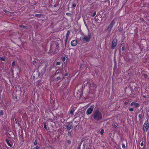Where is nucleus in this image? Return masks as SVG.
Listing matches in <instances>:
<instances>
[{"mask_svg":"<svg viewBox=\"0 0 149 149\" xmlns=\"http://www.w3.org/2000/svg\"><path fill=\"white\" fill-rule=\"evenodd\" d=\"M92 116L93 119L97 121H100L102 118V113L98 109H97L94 111Z\"/></svg>","mask_w":149,"mask_h":149,"instance_id":"f257e3e1","label":"nucleus"},{"mask_svg":"<svg viewBox=\"0 0 149 149\" xmlns=\"http://www.w3.org/2000/svg\"><path fill=\"white\" fill-rule=\"evenodd\" d=\"M115 19H113L111 21L110 23L109 24L108 26V27L107 28V31H108V32H109L111 31V29H112V27H113L114 25L115 24Z\"/></svg>","mask_w":149,"mask_h":149,"instance_id":"f03ea898","label":"nucleus"},{"mask_svg":"<svg viewBox=\"0 0 149 149\" xmlns=\"http://www.w3.org/2000/svg\"><path fill=\"white\" fill-rule=\"evenodd\" d=\"M91 37V33H89L88 35H86L82 37V40L85 42H88L90 41Z\"/></svg>","mask_w":149,"mask_h":149,"instance_id":"7ed1b4c3","label":"nucleus"},{"mask_svg":"<svg viewBox=\"0 0 149 149\" xmlns=\"http://www.w3.org/2000/svg\"><path fill=\"white\" fill-rule=\"evenodd\" d=\"M149 124L148 120H147L144 123L143 127V130L144 131H147L149 128Z\"/></svg>","mask_w":149,"mask_h":149,"instance_id":"20e7f679","label":"nucleus"},{"mask_svg":"<svg viewBox=\"0 0 149 149\" xmlns=\"http://www.w3.org/2000/svg\"><path fill=\"white\" fill-rule=\"evenodd\" d=\"M117 44V39L115 38L113 39L112 42L111 49H114L115 48Z\"/></svg>","mask_w":149,"mask_h":149,"instance_id":"39448f33","label":"nucleus"},{"mask_svg":"<svg viewBox=\"0 0 149 149\" xmlns=\"http://www.w3.org/2000/svg\"><path fill=\"white\" fill-rule=\"evenodd\" d=\"M94 107V105H92L90 106V107L87 109L86 113L88 115H90L92 112Z\"/></svg>","mask_w":149,"mask_h":149,"instance_id":"423d86ee","label":"nucleus"},{"mask_svg":"<svg viewBox=\"0 0 149 149\" xmlns=\"http://www.w3.org/2000/svg\"><path fill=\"white\" fill-rule=\"evenodd\" d=\"M77 44V42L76 40H72L71 42V45L72 46L74 47L76 46Z\"/></svg>","mask_w":149,"mask_h":149,"instance_id":"0eeeda50","label":"nucleus"},{"mask_svg":"<svg viewBox=\"0 0 149 149\" xmlns=\"http://www.w3.org/2000/svg\"><path fill=\"white\" fill-rule=\"evenodd\" d=\"M70 31L69 30H68L67 32L66 35V38L65 40V45H66L67 41H68V38L70 34Z\"/></svg>","mask_w":149,"mask_h":149,"instance_id":"6e6552de","label":"nucleus"},{"mask_svg":"<svg viewBox=\"0 0 149 149\" xmlns=\"http://www.w3.org/2000/svg\"><path fill=\"white\" fill-rule=\"evenodd\" d=\"M66 127L68 130H69L72 129L73 128V127L72 125V124L68 122V124L67 125Z\"/></svg>","mask_w":149,"mask_h":149,"instance_id":"1a4fd4ad","label":"nucleus"},{"mask_svg":"<svg viewBox=\"0 0 149 149\" xmlns=\"http://www.w3.org/2000/svg\"><path fill=\"white\" fill-rule=\"evenodd\" d=\"M5 141L8 146L10 147L12 146V145L9 142V140L8 139H6L5 140Z\"/></svg>","mask_w":149,"mask_h":149,"instance_id":"9d476101","label":"nucleus"},{"mask_svg":"<svg viewBox=\"0 0 149 149\" xmlns=\"http://www.w3.org/2000/svg\"><path fill=\"white\" fill-rule=\"evenodd\" d=\"M59 47H56V49L54 50V54L57 53L59 52Z\"/></svg>","mask_w":149,"mask_h":149,"instance_id":"9b49d317","label":"nucleus"},{"mask_svg":"<svg viewBox=\"0 0 149 149\" xmlns=\"http://www.w3.org/2000/svg\"><path fill=\"white\" fill-rule=\"evenodd\" d=\"M42 16V14H35L34 15V16H35L36 17H38V18Z\"/></svg>","mask_w":149,"mask_h":149,"instance_id":"f8f14e48","label":"nucleus"},{"mask_svg":"<svg viewBox=\"0 0 149 149\" xmlns=\"http://www.w3.org/2000/svg\"><path fill=\"white\" fill-rule=\"evenodd\" d=\"M19 27L21 28H22L24 29H26L27 28V26H24L23 25H21L19 26Z\"/></svg>","mask_w":149,"mask_h":149,"instance_id":"ddd939ff","label":"nucleus"},{"mask_svg":"<svg viewBox=\"0 0 149 149\" xmlns=\"http://www.w3.org/2000/svg\"><path fill=\"white\" fill-rule=\"evenodd\" d=\"M72 132H68V134L69 136L70 137H72Z\"/></svg>","mask_w":149,"mask_h":149,"instance_id":"4468645a","label":"nucleus"},{"mask_svg":"<svg viewBox=\"0 0 149 149\" xmlns=\"http://www.w3.org/2000/svg\"><path fill=\"white\" fill-rule=\"evenodd\" d=\"M61 58L62 60L63 61V62H64L66 60V58L65 56H62L61 57Z\"/></svg>","mask_w":149,"mask_h":149,"instance_id":"2eb2a0df","label":"nucleus"},{"mask_svg":"<svg viewBox=\"0 0 149 149\" xmlns=\"http://www.w3.org/2000/svg\"><path fill=\"white\" fill-rule=\"evenodd\" d=\"M134 105L136 107H138L139 106V104L138 103L134 102Z\"/></svg>","mask_w":149,"mask_h":149,"instance_id":"dca6fc26","label":"nucleus"},{"mask_svg":"<svg viewBox=\"0 0 149 149\" xmlns=\"http://www.w3.org/2000/svg\"><path fill=\"white\" fill-rule=\"evenodd\" d=\"M0 60L4 61H5V59L3 57H0Z\"/></svg>","mask_w":149,"mask_h":149,"instance_id":"f3484780","label":"nucleus"},{"mask_svg":"<svg viewBox=\"0 0 149 149\" xmlns=\"http://www.w3.org/2000/svg\"><path fill=\"white\" fill-rule=\"evenodd\" d=\"M0 115H3L4 114L3 111L2 110H0Z\"/></svg>","mask_w":149,"mask_h":149,"instance_id":"a211bd4d","label":"nucleus"},{"mask_svg":"<svg viewBox=\"0 0 149 149\" xmlns=\"http://www.w3.org/2000/svg\"><path fill=\"white\" fill-rule=\"evenodd\" d=\"M96 14V11H95L93 13V14L92 15H91V17H94Z\"/></svg>","mask_w":149,"mask_h":149,"instance_id":"6ab92c4d","label":"nucleus"},{"mask_svg":"<svg viewBox=\"0 0 149 149\" xmlns=\"http://www.w3.org/2000/svg\"><path fill=\"white\" fill-rule=\"evenodd\" d=\"M66 15L68 16H69L70 17H71L72 15V14L71 13H66Z\"/></svg>","mask_w":149,"mask_h":149,"instance_id":"aec40b11","label":"nucleus"},{"mask_svg":"<svg viewBox=\"0 0 149 149\" xmlns=\"http://www.w3.org/2000/svg\"><path fill=\"white\" fill-rule=\"evenodd\" d=\"M60 79V77H57L56 79H55V80L56 81H58Z\"/></svg>","mask_w":149,"mask_h":149,"instance_id":"412c9836","label":"nucleus"},{"mask_svg":"<svg viewBox=\"0 0 149 149\" xmlns=\"http://www.w3.org/2000/svg\"><path fill=\"white\" fill-rule=\"evenodd\" d=\"M104 129H102L101 130V131H100V134H103V133H104Z\"/></svg>","mask_w":149,"mask_h":149,"instance_id":"4be33fe9","label":"nucleus"},{"mask_svg":"<svg viewBox=\"0 0 149 149\" xmlns=\"http://www.w3.org/2000/svg\"><path fill=\"white\" fill-rule=\"evenodd\" d=\"M122 147L123 148H126V146H125V145L124 143H122Z\"/></svg>","mask_w":149,"mask_h":149,"instance_id":"5701e85b","label":"nucleus"},{"mask_svg":"<svg viewBox=\"0 0 149 149\" xmlns=\"http://www.w3.org/2000/svg\"><path fill=\"white\" fill-rule=\"evenodd\" d=\"M142 116V115L141 114H140L139 115L138 117L140 119H141ZM139 121H140V119L139 120Z\"/></svg>","mask_w":149,"mask_h":149,"instance_id":"b1692460","label":"nucleus"},{"mask_svg":"<svg viewBox=\"0 0 149 149\" xmlns=\"http://www.w3.org/2000/svg\"><path fill=\"white\" fill-rule=\"evenodd\" d=\"M61 63L60 62H57L56 63V65H61Z\"/></svg>","mask_w":149,"mask_h":149,"instance_id":"393cba45","label":"nucleus"},{"mask_svg":"<svg viewBox=\"0 0 149 149\" xmlns=\"http://www.w3.org/2000/svg\"><path fill=\"white\" fill-rule=\"evenodd\" d=\"M15 61H13L12 63V65L13 67L15 66Z\"/></svg>","mask_w":149,"mask_h":149,"instance_id":"a878e982","label":"nucleus"},{"mask_svg":"<svg viewBox=\"0 0 149 149\" xmlns=\"http://www.w3.org/2000/svg\"><path fill=\"white\" fill-rule=\"evenodd\" d=\"M68 143V144H70L71 143V141H70L69 140H67L66 141Z\"/></svg>","mask_w":149,"mask_h":149,"instance_id":"bb28decb","label":"nucleus"},{"mask_svg":"<svg viewBox=\"0 0 149 149\" xmlns=\"http://www.w3.org/2000/svg\"><path fill=\"white\" fill-rule=\"evenodd\" d=\"M74 110H72L70 111V113L71 115H73V113L74 112Z\"/></svg>","mask_w":149,"mask_h":149,"instance_id":"cd10ccee","label":"nucleus"},{"mask_svg":"<svg viewBox=\"0 0 149 149\" xmlns=\"http://www.w3.org/2000/svg\"><path fill=\"white\" fill-rule=\"evenodd\" d=\"M33 149H40V148L37 146L36 147H34Z\"/></svg>","mask_w":149,"mask_h":149,"instance_id":"c85d7f7f","label":"nucleus"},{"mask_svg":"<svg viewBox=\"0 0 149 149\" xmlns=\"http://www.w3.org/2000/svg\"><path fill=\"white\" fill-rule=\"evenodd\" d=\"M4 11L6 13H8V14H10V12H9L6 10H4Z\"/></svg>","mask_w":149,"mask_h":149,"instance_id":"c756f323","label":"nucleus"},{"mask_svg":"<svg viewBox=\"0 0 149 149\" xmlns=\"http://www.w3.org/2000/svg\"><path fill=\"white\" fill-rule=\"evenodd\" d=\"M36 63V61L35 60L33 61L32 62V63L33 65H35Z\"/></svg>","mask_w":149,"mask_h":149,"instance_id":"7c9ffc66","label":"nucleus"},{"mask_svg":"<svg viewBox=\"0 0 149 149\" xmlns=\"http://www.w3.org/2000/svg\"><path fill=\"white\" fill-rule=\"evenodd\" d=\"M141 146H143L144 145L143 141L141 143Z\"/></svg>","mask_w":149,"mask_h":149,"instance_id":"2f4dec72","label":"nucleus"},{"mask_svg":"<svg viewBox=\"0 0 149 149\" xmlns=\"http://www.w3.org/2000/svg\"><path fill=\"white\" fill-rule=\"evenodd\" d=\"M129 110L131 111H134L133 109L132 108H131L129 109Z\"/></svg>","mask_w":149,"mask_h":149,"instance_id":"473e14b6","label":"nucleus"},{"mask_svg":"<svg viewBox=\"0 0 149 149\" xmlns=\"http://www.w3.org/2000/svg\"><path fill=\"white\" fill-rule=\"evenodd\" d=\"M59 70H57L56 72V74H57L59 73Z\"/></svg>","mask_w":149,"mask_h":149,"instance_id":"72a5a7b5","label":"nucleus"},{"mask_svg":"<svg viewBox=\"0 0 149 149\" xmlns=\"http://www.w3.org/2000/svg\"><path fill=\"white\" fill-rule=\"evenodd\" d=\"M134 102H132V103H131L130 104V105L131 106H133V105H134Z\"/></svg>","mask_w":149,"mask_h":149,"instance_id":"f704fd0d","label":"nucleus"},{"mask_svg":"<svg viewBox=\"0 0 149 149\" xmlns=\"http://www.w3.org/2000/svg\"><path fill=\"white\" fill-rule=\"evenodd\" d=\"M56 47H59V44L57 43L56 45Z\"/></svg>","mask_w":149,"mask_h":149,"instance_id":"c9c22d12","label":"nucleus"},{"mask_svg":"<svg viewBox=\"0 0 149 149\" xmlns=\"http://www.w3.org/2000/svg\"><path fill=\"white\" fill-rule=\"evenodd\" d=\"M125 47H123L122 48V50L123 51H124L125 50Z\"/></svg>","mask_w":149,"mask_h":149,"instance_id":"e433bc0d","label":"nucleus"},{"mask_svg":"<svg viewBox=\"0 0 149 149\" xmlns=\"http://www.w3.org/2000/svg\"><path fill=\"white\" fill-rule=\"evenodd\" d=\"M72 7H75L76 6V4H75V3H73V4H72Z\"/></svg>","mask_w":149,"mask_h":149,"instance_id":"4c0bfd02","label":"nucleus"},{"mask_svg":"<svg viewBox=\"0 0 149 149\" xmlns=\"http://www.w3.org/2000/svg\"><path fill=\"white\" fill-rule=\"evenodd\" d=\"M44 127L45 128V129H47V126H46V124H45L44 125Z\"/></svg>","mask_w":149,"mask_h":149,"instance_id":"58836bf2","label":"nucleus"},{"mask_svg":"<svg viewBox=\"0 0 149 149\" xmlns=\"http://www.w3.org/2000/svg\"><path fill=\"white\" fill-rule=\"evenodd\" d=\"M128 103V102L127 101H125L124 102V103L125 104H127Z\"/></svg>","mask_w":149,"mask_h":149,"instance_id":"ea45409f","label":"nucleus"},{"mask_svg":"<svg viewBox=\"0 0 149 149\" xmlns=\"http://www.w3.org/2000/svg\"><path fill=\"white\" fill-rule=\"evenodd\" d=\"M34 144L35 145H36L37 144V142L36 141H35L34 142Z\"/></svg>","mask_w":149,"mask_h":149,"instance_id":"a19ab883","label":"nucleus"},{"mask_svg":"<svg viewBox=\"0 0 149 149\" xmlns=\"http://www.w3.org/2000/svg\"><path fill=\"white\" fill-rule=\"evenodd\" d=\"M68 76V73H66L64 74V76Z\"/></svg>","mask_w":149,"mask_h":149,"instance_id":"79ce46f5","label":"nucleus"},{"mask_svg":"<svg viewBox=\"0 0 149 149\" xmlns=\"http://www.w3.org/2000/svg\"><path fill=\"white\" fill-rule=\"evenodd\" d=\"M77 149H80V145L79 147H78Z\"/></svg>","mask_w":149,"mask_h":149,"instance_id":"37998d69","label":"nucleus"},{"mask_svg":"<svg viewBox=\"0 0 149 149\" xmlns=\"http://www.w3.org/2000/svg\"><path fill=\"white\" fill-rule=\"evenodd\" d=\"M86 149H91V148L89 147H86Z\"/></svg>","mask_w":149,"mask_h":149,"instance_id":"c03bdc74","label":"nucleus"},{"mask_svg":"<svg viewBox=\"0 0 149 149\" xmlns=\"http://www.w3.org/2000/svg\"><path fill=\"white\" fill-rule=\"evenodd\" d=\"M114 128H116L117 127V126L116 125H114Z\"/></svg>","mask_w":149,"mask_h":149,"instance_id":"a18cd8bd","label":"nucleus"},{"mask_svg":"<svg viewBox=\"0 0 149 149\" xmlns=\"http://www.w3.org/2000/svg\"><path fill=\"white\" fill-rule=\"evenodd\" d=\"M15 120L16 121V118H15Z\"/></svg>","mask_w":149,"mask_h":149,"instance_id":"49530a36","label":"nucleus"},{"mask_svg":"<svg viewBox=\"0 0 149 149\" xmlns=\"http://www.w3.org/2000/svg\"><path fill=\"white\" fill-rule=\"evenodd\" d=\"M139 149H141V148H139Z\"/></svg>","mask_w":149,"mask_h":149,"instance_id":"de8ad7c7","label":"nucleus"},{"mask_svg":"<svg viewBox=\"0 0 149 149\" xmlns=\"http://www.w3.org/2000/svg\"><path fill=\"white\" fill-rule=\"evenodd\" d=\"M144 97L145 98H146V97L145 96H144Z\"/></svg>","mask_w":149,"mask_h":149,"instance_id":"09e8293b","label":"nucleus"},{"mask_svg":"<svg viewBox=\"0 0 149 149\" xmlns=\"http://www.w3.org/2000/svg\"><path fill=\"white\" fill-rule=\"evenodd\" d=\"M148 17H149V15H148Z\"/></svg>","mask_w":149,"mask_h":149,"instance_id":"8fccbe9b","label":"nucleus"}]
</instances>
